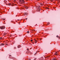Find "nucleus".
<instances>
[{"instance_id":"nucleus-1","label":"nucleus","mask_w":60,"mask_h":60,"mask_svg":"<svg viewBox=\"0 0 60 60\" xmlns=\"http://www.w3.org/2000/svg\"><path fill=\"white\" fill-rule=\"evenodd\" d=\"M5 26H1L0 27V29L2 30L4 29H5Z\"/></svg>"},{"instance_id":"nucleus-2","label":"nucleus","mask_w":60,"mask_h":60,"mask_svg":"<svg viewBox=\"0 0 60 60\" xmlns=\"http://www.w3.org/2000/svg\"><path fill=\"white\" fill-rule=\"evenodd\" d=\"M37 10L39 11H40V10H41V9H40V8L39 7L37 8Z\"/></svg>"},{"instance_id":"nucleus-3","label":"nucleus","mask_w":60,"mask_h":60,"mask_svg":"<svg viewBox=\"0 0 60 60\" xmlns=\"http://www.w3.org/2000/svg\"><path fill=\"white\" fill-rule=\"evenodd\" d=\"M18 48H20L21 47V45H18L17 47Z\"/></svg>"},{"instance_id":"nucleus-4","label":"nucleus","mask_w":60,"mask_h":60,"mask_svg":"<svg viewBox=\"0 0 60 60\" xmlns=\"http://www.w3.org/2000/svg\"><path fill=\"white\" fill-rule=\"evenodd\" d=\"M23 3H25V1H22L21 4H23Z\"/></svg>"},{"instance_id":"nucleus-5","label":"nucleus","mask_w":60,"mask_h":60,"mask_svg":"<svg viewBox=\"0 0 60 60\" xmlns=\"http://www.w3.org/2000/svg\"><path fill=\"white\" fill-rule=\"evenodd\" d=\"M11 4L9 3L8 5L7 4V5H9L10 6V5H11Z\"/></svg>"},{"instance_id":"nucleus-6","label":"nucleus","mask_w":60,"mask_h":60,"mask_svg":"<svg viewBox=\"0 0 60 60\" xmlns=\"http://www.w3.org/2000/svg\"><path fill=\"white\" fill-rule=\"evenodd\" d=\"M27 14V13L26 12L24 13V15H26Z\"/></svg>"},{"instance_id":"nucleus-7","label":"nucleus","mask_w":60,"mask_h":60,"mask_svg":"<svg viewBox=\"0 0 60 60\" xmlns=\"http://www.w3.org/2000/svg\"><path fill=\"white\" fill-rule=\"evenodd\" d=\"M25 7V8L26 9H28V7L27 6H26V7Z\"/></svg>"},{"instance_id":"nucleus-8","label":"nucleus","mask_w":60,"mask_h":60,"mask_svg":"<svg viewBox=\"0 0 60 60\" xmlns=\"http://www.w3.org/2000/svg\"><path fill=\"white\" fill-rule=\"evenodd\" d=\"M57 52H55V55H57Z\"/></svg>"},{"instance_id":"nucleus-9","label":"nucleus","mask_w":60,"mask_h":60,"mask_svg":"<svg viewBox=\"0 0 60 60\" xmlns=\"http://www.w3.org/2000/svg\"><path fill=\"white\" fill-rule=\"evenodd\" d=\"M2 46H4V44L2 43L1 44V45Z\"/></svg>"},{"instance_id":"nucleus-10","label":"nucleus","mask_w":60,"mask_h":60,"mask_svg":"<svg viewBox=\"0 0 60 60\" xmlns=\"http://www.w3.org/2000/svg\"><path fill=\"white\" fill-rule=\"evenodd\" d=\"M56 58H55L53 59L52 60H56Z\"/></svg>"},{"instance_id":"nucleus-11","label":"nucleus","mask_w":60,"mask_h":60,"mask_svg":"<svg viewBox=\"0 0 60 60\" xmlns=\"http://www.w3.org/2000/svg\"><path fill=\"white\" fill-rule=\"evenodd\" d=\"M37 59V58H35V59H34V60H36Z\"/></svg>"},{"instance_id":"nucleus-12","label":"nucleus","mask_w":60,"mask_h":60,"mask_svg":"<svg viewBox=\"0 0 60 60\" xmlns=\"http://www.w3.org/2000/svg\"><path fill=\"white\" fill-rule=\"evenodd\" d=\"M20 3H21V2H22V1H21V0H20Z\"/></svg>"},{"instance_id":"nucleus-13","label":"nucleus","mask_w":60,"mask_h":60,"mask_svg":"<svg viewBox=\"0 0 60 60\" xmlns=\"http://www.w3.org/2000/svg\"><path fill=\"white\" fill-rule=\"evenodd\" d=\"M36 54H37V53L36 52L34 54V55L35 56L36 55Z\"/></svg>"},{"instance_id":"nucleus-14","label":"nucleus","mask_w":60,"mask_h":60,"mask_svg":"<svg viewBox=\"0 0 60 60\" xmlns=\"http://www.w3.org/2000/svg\"><path fill=\"white\" fill-rule=\"evenodd\" d=\"M37 41L36 40H35V43H36V42Z\"/></svg>"},{"instance_id":"nucleus-15","label":"nucleus","mask_w":60,"mask_h":60,"mask_svg":"<svg viewBox=\"0 0 60 60\" xmlns=\"http://www.w3.org/2000/svg\"><path fill=\"white\" fill-rule=\"evenodd\" d=\"M27 33H28H28H29V31H28L27 32Z\"/></svg>"},{"instance_id":"nucleus-16","label":"nucleus","mask_w":60,"mask_h":60,"mask_svg":"<svg viewBox=\"0 0 60 60\" xmlns=\"http://www.w3.org/2000/svg\"><path fill=\"white\" fill-rule=\"evenodd\" d=\"M46 9H49V8H46Z\"/></svg>"},{"instance_id":"nucleus-17","label":"nucleus","mask_w":60,"mask_h":60,"mask_svg":"<svg viewBox=\"0 0 60 60\" xmlns=\"http://www.w3.org/2000/svg\"><path fill=\"white\" fill-rule=\"evenodd\" d=\"M47 24L48 25H49V22Z\"/></svg>"},{"instance_id":"nucleus-18","label":"nucleus","mask_w":60,"mask_h":60,"mask_svg":"<svg viewBox=\"0 0 60 60\" xmlns=\"http://www.w3.org/2000/svg\"><path fill=\"white\" fill-rule=\"evenodd\" d=\"M2 44H0V46H2Z\"/></svg>"},{"instance_id":"nucleus-19","label":"nucleus","mask_w":60,"mask_h":60,"mask_svg":"<svg viewBox=\"0 0 60 60\" xmlns=\"http://www.w3.org/2000/svg\"><path fill=\"white\" fill-rule=\"evenodd\" d=\"M2 38H2V37H1V38H0V39H2Z\"/></svg>"},{"instance_id":"nucleus-20","label":"nucleus","mask_w":60,"mask_h":60,"mask_svg":"<svg viewBox=\"0 0 60 60\" xmlns=\"http://www.w3.org/2000/svg\"><path fill=\"white\" fill-rule=\"evenodd\" d=\"M27 50H29V49H28L27 48Z\"/></svg>"},{"instance_id":"nucleus-21","label":"nucleus","mask_w":60,"mask_h":60,"mask_svg":"<svg viewBox=\"0 0 60 60\" xmlns=\"http://www.w3.org/2000/svg\"><path fill=\"white\" fill-rule=\"evenodd\" d=\"M30 41H33V40H31Z\"/></svg>"},{"instance_id":"nucleus-22","label":"nucleus","mask_w":60,"mask_h":60,"mask_svg":"<svg viewBox=\"0 0 60 60\" xmlns=\"http://www.w3.org/2000/svg\"><path fill=\"white\" fill-rule=\"evenodd\" d=\"M22 1H24V0H21Z\"/></svg>"},{"instance_id":"nucleus-23","label":"nucleus","mask_w":60,"mask_h":60,"mask_svg":"<svg viewBox=\"0 0 60 60\" xmlns=\"http://www.w3.org/2000/svg\"><path fill=\"white\" fill-rule=\"evenodd\" d=\"M11 56V55H9V56Z\"/></svg>"},{"instance_id":"nucleus-24","label":"nucleus","mask_w":60,"mask_h":60,"mask_svg":"<svg viewBox=\"0 0 60 60\" xmlns=\"http://www.w3.org/2000/svg\"><path fill=\"white\" fill-rule=\"evenodd\" d=\"M29 60H31V59H29Z\"/></svg>"},{"instance_id":"nucleus-25","label":"nucleus","mask_w":60,"mask_h":60,"mask_svg":"<svg viewBox=\"0 0 60 60\" xmlns=\"http://www.w3.org/2000/svg\"><path fill=\"white\" fill-rule=\"evenodd\" d=\"M33 31H35V30H33Z\"/></svg>"},{"instance_id":"nucleus-26","label":"nucleus","mask_w":60,"mask_h":60,"mask_svg":"<svg viewBox=\"0 0 60 60\" xmlns=\"http://www.w3.org/2000/svg\"><path fill=\"white\" fill-rule=\"evenodd\" d=\"M26 19V20H27V18Z\"/></svg>"},{"instance_id":"nucleus-27","label":"nucleus","mask_w":60,"mask_h":60,"mask_svg":"<svg viewBox=\"0 0 60 60\" xmlns=\"http://www.w3.org/2000/svg\"><path fill=\"white\" fill-rule=\"evenodd\" d=\"M57 37H58V36H57Z\"/></svg>"},{"instance_id":"nucleus-28","label":"nucleus","mask_w":60,"mask_h":60,"mask_svg":"<svg viewBox=\"0 0 60 60\" xmlns=\"http://www.w3.org/2000/svg\"><path fill=\"white\" fill-rule=\"evenodd\" d=\"M59 39H60V37H59Z\"/></svg>"},{"instance_id":"nucleus-29","label":"nucleus","mask_w":60,"mask_h":60,"mask_svg":"<svg viewBox=\"0 0 60 60\" xmlns=\"http://www.w3.org/2000/svg\"><path fill=\"white\" fill-rule=\"evenodd\" d=\"M14 49H16V48L15 47L14 48Z\"/></svg>"},{"instance_id":"nucleus-30","label":"nucleus","mask_w":60,"mask_h":60,"mask_svg":"<svg viewBox=\"0 0 60 60\" xmlns=\"http://www.w3.org/2000/svg\"><path fill=\"white\" fill-rule=\"evenodd\" d=\"M3 20H5V19H3Z\"/></svg>"},{"instance_id":"nucleus-31","label":"nucleus","mask_w":60,"mask_h":60,"mask_svg":"<svg viewBox=\"0 0 60 60\" xmlns=\"http://www.w3.org/2000/svg\"><path fill=\"white\" fill-rule=\"evenodd\" d=\"M36 40V39H34V40H35H35Z\"/></svg>"},{"instance_id":"nucleus-32","label":"nucleus","mask_w":60,"mask_h":60,"mask_svg":"<svg viewBox=\"0 0 60 60\" xmlns=\"http://www.w3.org/2000/svg\"><path fill=\"white\" fill-rule=\"evenodd\" d=\"M19 25H20V24L19 23Z\"/></svg>"},{"instance_id":"nucleus-33","label":"nucleus","mask_w":60,"mask_h":60,"mask_svg":"<svg viewBox=\"0 0 60 60\" xmlns=\"http://www.w3.org/2000/svg\"><path fill=\"white\" fill-rule=\"evenodd\" d=\"M6 45H7V44H6Z\"/></svg>"},{"instance_id":"nucleus-34","label":"nucleus","mask_w":60,"mask_h":60,"mask_svg":"<svg viewBox=\"0 0 60 60\" xmlns=\"http://www.w3.org/2000/svg\"><path fill=\"white\" fill-rule=\"evenodd\" d=\"M28 53H29V52Z\"/></svg>"}]
</instances>
